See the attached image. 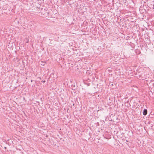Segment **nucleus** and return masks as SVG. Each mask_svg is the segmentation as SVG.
I'll return each instance as SVG.
<instances>
[{"label":"nucleus","mask_w":154,"mask_h":154,"mask_svg":"<svg viewBox=\"0 0 154 154\" xmlns=\"http://www.w3.org/2000/svg\"><path fill=\"white\" fill-rule=\"evenodd\" d=\"M42 82H43V83H45V81L44 80V81H42Z\"/></svg>","instance_id":"obj_2"},{"label":"nucleus","mask_w":154,"mask_h":154,"mask_svg":"<svg viewBox=\"0 0 154 154\" xmlns=\"http://www.w3.org/2000/svg\"><path fill=\"white\" fill-rule=\"evenodd\" d=\"M147 111L146 109H144L143 112V114L144 115L146 116L147 115Z\"/></svg>","instance_id":"obj_1"},{"label":"nucleus","mask_w":154,"mask_h":154,"mask_svg":"<svg viewBox=\"0 0 154 154\" xmlns=\"http://www.w3.org/2000/svg\"><path fill=\"white\" fill-rule=\"evenodd\" d=\"M153 9H154V5H153Z\"/></svg>","instance_id":"obj_3"}]
</instances>
